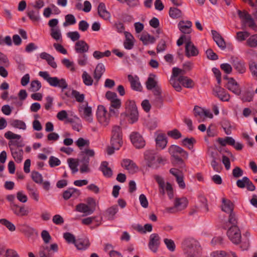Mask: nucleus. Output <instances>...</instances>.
<instances>
[{"label": "nucleus", "mask_w": 257, "mask_h": 257, "mask_svg": "<svg viewBox=\"0 0 257 257\" xmlns=\"http://www.w3.org/2000/svg\"><path fill=\"white\" fill-rule=\"evenodd\" d=\"M144 158L147 165L153 169H158L160 165H164L166 160L160 155L157 154L154 151L148 150L144 153Z\"/></svg>", "instance_id": "1"}, {"label": "nucleus", "mask_w": 257, "mask_h": 257, "mask_svg": "<svg viewBox=\"0 0 257 257\" xmlns=\"http://www.w3.org/2000/svg\"><path fill=\"white\" fill-rule=\"evenodd\" d=\"M185 44V54L187 57L196 56L198 54V50L191 41L190 37L185 35H182L177 41L178 46Z\"/></svg>", "instance_id": "2"}, {"label": "nucleus", "mask_w": 257, "mask_h": 257, "mask_svg": "<svg viewBox=\"0 0 257 257\" xmlns=\"http://www.w3.org/2000/svg\"><path fill=\"white\" fill-rule=\"evenodd\" d=\"M168 152L175 161L183 163L182 158L187 159L188 153L180 147L177 145H171L168 149Z\"/></svg>", "instance_id": "3"}, {"label": "nucleus", "mask_w": 257, "mask_h": 257, "mask_svg": "<svg viewBox=\"0 0 257 257\" xmlns=\"http://www.w3.org/2000/svg\"><path fill=\"white\" fill-rule=\"evenodd\" d=\"M122 136L120 127L114 126L112 130L111 145L116 150H119L122 145Z\"/></svg>", "instance_id": "4"}, {"label": "nucleus", "mask_w": 257, "mask_h": 257, "mask_svg": "<svg viewBox=\"0 0 257 257\" xmlns=\"http://www.w3.org/2000/svg\"><path fill=\"white\" fill-rule=\"evenodd\" d=\"M197 242L193 238L185 239L182 242V247L185 252L187 254V257H195Z\"/></svg>", "instance_id": "5"}, {"label": "nucleus", "mask_w": 257, "mask_h": 257, "mask_svg": "<svg viewBox=\"0 0 257 257\" xmlns=\"http://www.w3.org/2000/svg\"><path fill=\"white\" fill-rule=\"evenodd\" d=\"M226 234L229 239L233 243L238 244L241 242V231L238 226L229 227Z\"/></svg>", "instance_id": "6"}, {"label": "nucleus", "mask_w": 257, "mask_h": 257, "mask_svg": "<svg viewBox=\"0 0 257 257\" xmlns=\"http://www.w3.org/2000/svg\"><path fill=\"white\" fill-rule=\"evenodd\" d=\"M225 79L227 80L226 84V88L235 94L240 95L241 89L238 82L232 77H226Z\"/></svg>", "instance_id": "7"}, {"label": "nucleus", "mask_w": 257, "mask_h": 257, "mask_svg": "<svg viewBox=\"0 0 257 257\" xmlns=\"http://www.w3.org/2000/svg\"><path fill=\"white\" fill-rule=\"evenodd\" d=\"M130 139L133 145L137 149L143 148L146 145L142 136L137 132H133L130 135Z\"/></svg>", "instance_id": "8"}, {"label": "nucleus", "mask_w": 257, "mask_h": 257, "mask_svg": "<svg viewBox=\"0 0 257 257\" xmlns=\"http://www.w3.org/2000/svg\"><path fill=\"white\" fill-rule=\"evenodd\" d=\"M160 237L157 233H153L150 235L148 246L154 252L158 250L160 244Z\"/></svg>", "instance_id": "9"}, {"label": "nucleus", "mask_w": 257, "mask_h": 257, "mask_svg": "<svg viewBox=\"0 0 257 257\" xmlns=\"http://www.w3.org/2000/svg\"><path fill=\"white\" fill-rule=\"evenodd\" d=\"M178 28L184 34H189L192 31V23L189 20H181L178 23Z\"/></svg>", "instance_id": "10"}, {"label": "nucleus", "mask_w": 257, "mask_h": 257, "mask_svg": "<svg viewBox=\"0 0 257 257\" xmlns=\"http://www.w3.org/2000/svg\"><path fill=\"white\" fill-rule=\"evenodd\" d=\"M169 171L171 174L175 177L179 187L182 189H184L186 185L184 181V177L182 172L176 168H171Z\"/></svg>", "instance_id": "11"}, {"label": "nucleus", "mask_w": 257, "mask_h": 257, "mask_svg": "<svg viewBox=\"0 0 257 257\" xmlns=\"http://www.w3.org/2000/svg\"><path fill=\"white\" fill-rule=\"evenodd\" d=\"M238 15L243 23L252 29L254 28L255 24L250 15L245 11L243 12L239 11Z\"/></svg>", "instance_id": "12"}, {"label": "nucleus", "mask_w": 257, "mask_h": 257, "mask_svg": "<svg viewBox=\"0 0 257 257\" xmlns=\"http://www.w3.org/2000/svg\"><path fill=\"white\" fill-rule=\"evenodd\" d=\"M214 94L220 100L224 101H228L230 99V95L224 89L219 86H216L214 89Z\"/></svg>", "instance_id": "13"}, {"label": "nucleus", "mask_w": 257, "mask_h": 257, "mask_svg": "<svg viewBox=\"0 0 257 257\" xmlns=\"http://www.w3.org/2000/svg\"><path fill=\"white\" fill-rule=\"evenodd\" d=\"M144 123L150 130H154L157 126V119L153 113L147 114L144 117Z\"/></svg>", "instance_id": "14"}, {"label": "nucleus", "mask_w": 257, "mask_h": 257, "mask_svg": "<svg viewBox=\"0 0 257 257\" xmlns=\"http://www.w3.org/2000/svg\"><path fill=\"white\" fill-rule=\"evenodd\" d=\"M57 117L60 120H66V122L77 124L80 121L79 117L72 114L68 116V113H57Z\"/></svg>", "instance_id": "15"}, {"label": "nucleus", "mask_w": 257, "mask_h": 257, "mask_svg": "<svg viewBox=\"0 0 257 257\" xmlns=\"http://www.w3.org/2000/svg\"><path fill=\"white\" fill-rule=\"evenodd\" d=\"M121 166L132 174L136 172L138 169L136 164L130 159L123 160L121 163Z\"/></svg>", "instance_id": "16"}, {"label": "nucleus", "mask_w": 257, "mask_h": 257, "mask_svg": "<svg viewBox=\"0 0 257 257\" xmlns=\"http://www.w3.org/2000/svg\"><path fill=\"white\" fill-rule=\"evenodd\" d=\"M125 40L123 42V46L125 49L131 50L133 49L135 40L133 36L130 33L125 32Z\"/></svg>", "instance_id": "17"}, {"label": "nucleus", "mask_w": 257, "mask_h": 257, "mask_svg": "<svg viewBox=\"0 0 257 257\" xmlns=\"http://www.w3.org/2000/svg\"><path fill=\"white\" fill-rule=\"evenodd\" d=\"M12 209L14 213L19 216H27L29 214L28 209L24 206H20L15 204L13 205Z\"/></svg>", "instance_id": "18"}, {"label": "nucleus", "mask_w": 257, "mask_h": 257, "mask_svg": "<svg viewBox=\"0 0 257 257\" xmlns=\"http://www.w3.org/2000/svg\"><path fill=\"white\" fill-rule=\"evenodd\" d=\"M89 48L88 45L83 40H79L75 44V50L77 53H86Z\"/></svg>", "instance_id": "19"}, {"label": "nucleus", "mask_w": 257, "mask_h": 257, "mask_svg": "<svg viewBox=\"0 0 257 257\" xmlns=\"http://www.w3.org/2000/svg\"><path fill=\"white\" fill-rule=\"evenodd\" d=\"M10 150L15 161L18 163H21L23 160V150L18 148L11 147Z\"/></svg>", "instance_id": "20"}, {"label": "nucleus", "mask_w": 257, "mask_h": 257, "mask_svg": "<svg viewBox=\"0 0 257 257\" xmlns=\"http://www.w3.org/2000/svg\"><path fill=\"white\" fill-rule=\"evenodd\" d=\"M39 75L40 76L42 77L44 80L47 81V82L51 86H52L56 85L55 83L59 79V78L56 77H51L48 72L47 71H40L39 72Z\"/></svg>", "instance_id": "21"}, {"label": "nucleus", "mask_w": 257, "mask_h": 257, "mask_svg": "<svg viewBox=\"0 0 257 257\" xmlns=\"http://www.w3.org/2000/svg\"><path fill=\"white\" fill-rule=\"evenodd\" d=\"M155 141L157 147L161 149H164L166 147L168 143L167 138L164 134L158 135Z\"/></svg>", "instance_id": "22"}, {"label": "nucleus", "mask_w": 257, "mask_h": 257, "mask_svg": "<svg viewBox=\"0 0 257 257\" xmlns=\"http://www.w3.org/2000/svg\"><path fill=\"white\" fill-rule=\"evenodd\" d=\"M118 211V208L116 205L108 208L105 211L104 215L109 220H114L115 214Z\"/></svg>", "instance_id": "23"}, {"label": "nucleus", "mask_w": 257, "mask_h": 257, "mask_svg": "<svg viewBox=\"0 0 257 257\" xmlns=\"http://www.w3.org/2000/svg\"><path fill=\"white\" fill-rule=\"evenodd\" d=\"M128 79L131 83V87L133 89L138 91L141 90L142 87L139 81V78L137 76L129 75L128 76Z\"/></svg>", "instance_id": "24"}, {"label": "nucleus", "mask_w": 257, "mask_h": 257, "mask_svg": "<svg viewBox=\"0 0 257 257\" xmlns=\"http://www.w3.org/2000/svg\"><path fill=\"white\" fill-rule=\"evenodd\" d=\"M99 170L102 172L105 177L110 178L112 176V171L110 168L108 167V163L106 161L101 162Z\"/></svg>", "instance_id": "25"}, {"label": "nucleus", "mask_w": 257, "mask_h": 257, "mask_svg": "<svg viewBox=\"0 0 257 257\" xmlns=\"http://www.w3.org/2000/svg\"><path fill=\"white\" fill-rule=\"evenodd\" d=\"M213 38L217 46L221 49H224L226 47L225 43L220 35L215 31H211Z\"/></svg>", "instance_id": "26"}, {"label": "nucleus", "mask_w": 257, "mask_h": 257, "mask_svg": "<svg viewBox=\"0 0 257 257\" xmlns=\"http://www.w3.org/2000/svg\"><path fill=\"white\" fill-rule=\"evenodd\" d=\"M140 39L145 45L153 44L156 42V38L148 33H143L141 35Z\"/></svg>", "instance_id": "27"}, {"label": "nucleus", "mask_w": 257, "mask_h": 257, "mask_svg": "<svg viewBox=\"0 0 257 257\" xmlns=\"http://www.w3.org/2000/svg\"><path fill=\"white\" fill-rule=\"evenodd\" d=\"M74 245L78 249L84 250L89 247L90 243L87 238H78L76 239Z\"/></svg>", "instance_id": "28"}, {"label": "nucleus", "mask_w": 257, "mask_h": 257, "mask_svg": "<svg viewBox=\"0 0 257 257\" xmlns=\"http://www.w3.org/2000/svg\"><path fill=\"white\" fill-rule=\"evenodd\" d=\"M98 13L99 16L102 19L108 20L110 18V14L107 11L105 6L103 3L99 4L98 7Z\"/></svg>", "instance_id": "29"}, {"label": "nucleus", "mask_w": 257, "mask_h": 257, "mask_svg": "<svg viewBox=\"0 0 257 257\" xmlns=\"http://www.w3.org/2000/svg\"><path fill=\"white\" fill-rule=\"evenodd\" d=\"M222 210L226 213H229L233 211L234 205L230 200L224 198L222 199Z\"/></svg>", "instance_id": "30"}, {"label": "nucleus", "mask_w": 257, "mask_h": 257, "mask_svg": "<svg viewBox=\"0 0 257 257\" xmlns=\"http://www.w3.org/2000/svg\"><path fill=\"white\" fill-rule=\"evenodd\" d=\"M238 219L235 213L233 211L229 213L228 221L223 227L225 229L230 226H237Z\"/></svg>", "instance_id": "31"}, {"label": "nucleus", "mask_w": 257, "mask_h": 257, "mask_svg": "<svg viewBox=\"0 0 257 257\" xmlns=\"http://www.w3.org/2000/svg\"><path fill=\"white\" fill-rule=\"evenodd\" d=\"M188 205V200L185 197L176 198L174 201V206L180 210L184 209Z\"/></svg>", "instance_id": "32"}, {"label": "nucleus", "mask_w": 257, "mask_h": 257, "mask_svg": "<svg viewBox=\"0 0 257 257\" xmlns=\"http://www.w3.org/2000/svg\"><path fill=\"white\" fill-rule=\"evenodd\" d=\"M76 211L86 213V215L91 214L94 211V209H92L87 205L84 203H80L76 206Z\"/></svg>", "instance_id": "33"}, {"label": "nucleus", "mask_w": 257, "mask_h": 257, "mask_svg": "<svg viewBox=\"0 0 257 257\" xmlns=\"http://www.w3.org/2000/svg\"><path fill=\"white\" fill-rule=\"evenodd\" d=\"M179 81L182 85L186 88H191L194 86L193 81L188 77L184 76H180Z\"/></svg>", "instance_id": "34"}, {"label": "nucleus", "mask_w": 257, "mask_h": 257, "mask_svg": "<svg viewBox=\"0 0 257 257\" xmlns=\"http://www.w3.org/2000/svg\"><path fill=\"white\" fill-rule=\"evenodd\" d=\"M121 117L130 124L137 122L139 118V113H121Z\"/></svg>", "instance_id": "35"}, {"label": "nucleus", "mask_w": 257, "mask_h": 257, "mask_svg": "<svg viewBox=\"0 0 257 257\" xmlns=\"http://www.w3.org/2000/svg\"><path fill=\"white\" fill-rule=\"evenodd\" d=\"M233 65L235 70L239 74H243L246 71V67L245 64L238 60L237 59L234 60L233 61Z\"/></svg>", "instance_id": "36"}, {"label": "nucleus", "mask_w": 257, "mask_h": 257, "mask_svg": "<svg viewBox=\"0 0 257 257\" xmlns=\"http://www.w3.org/2000/svg\"><path fill=\"white\" fill-rule=\"evenodd\" d=\"M169 15L173 19H178L182 18L183 13L178 8L171 7L169 11Z\"/></svg>", "instance_id": "37"}, {"label": "nucleus", "mask_w": 257, "mask_h": 257, "mask_svg": "<svg viewBox=\"0 0 257 257\" xmlns=\"http://www.w3.org/2000/svg\"><path fill=\"white\" fill-rule=\"evenodd\" d=\"M96 117L100 123L106 125L109 121L110 113H96Z\"/></svg>", "instance_id": "38"}, {"label": "nucleus", "mask_w": 257, "mask_h": 257, "mask_svg": "<svg viewBox=\"0 0 257 257\" xmlns=\"http://www.w3.org/2000/svg\"><path fill=\"white\" fill-rule=\"evenodd\" d=\"M40 57L43 59L46 60L48 63L53 68L57 67V64L54 61V57L50 54L45 52H43L40 54Z\"/></svg>", "instance_id": "39"}, {"label": "nucleus", "mask_w": 257, "mask_h": 257, "mask_svg": "<svg viewBox=\"0 0 257 257\" xmlns=\"http://www.w3.org/2000/svg\"><path fill=\"white\" fill-rule=\"evenodd\" d=\"M196 142V140L193 137L190 138H186L182 140L181 145L187 148L189 150H192L193 149L194 145Z\"/></svg>", "instance_id": "40"}, {"label": "nucleus", "mask_w": 257, "mask_h": 257, "mask_svg": "<svg viewBox=\"0 0 257 257\" xmlns=\"http://www.w3.org/2000/svg\"><path fill=\"white\" fill-rule=\"evenodd\" d=\"M10 125L16 128L23 130L26 129V125L24 121L19 119H12L10 121Z\"/></svg>", "instance_id": "41"}, {"label": "nucleus", "mask_w": 257, "mask_h": 257, "mask_svg": "<svg viewBox=\"0 0 257 257\" xmlns=\"http://www.w3.org/2000/svg\"><path fill=\"white\" fill-rule=\"evenodd\" d=\"M217 142L222 146H231L234 145V140L232 137H226L225 138H218Z\"/></svg>", "instance_id": "42"}, {"label": "nucleus", "mask_w": 257, "mask_h": 257, "mask_svg": "<svg viewBox=\"0 0 257 257\" xmlns=\"http://www.w3.org/2000/svg\"><path fill=\"white\" fill-rule=\"evenodd\" d=\"M105 71V67L103 64L99 63L97 64L94 72V77L98 80Z\"/></svg>", "instance_id": "43"}, {"label": "nucleus", "mask_w": 257, "mask_h": 257, "mask_svg": "<svg viewBox=\"0 0 257 257\" xmlns=\"http://www.w3.org/2000/svg\"><path fill=\"white\" fill-rule=\"evenodd\" d=\"M213 113H195V117L198 122L205 121L207 118H212Z\"/></svg>", "instance_id": "44"}, {"label": "nucleus", "mask_w": 257, "mask_h": 257, "mask_svg": "<svg viewBox=\"0 0 257 257\" xmlns=\"http://www.w3.org/2000/svg\"><path fill=\"white\" fill-rule=\"evenodd\" d=\"M156 75L154 74H150L146 82V87L148 89H152L154 88L156 84L157 81L155 79Z\"/></svg>", "instance_id": "45"}, {"label": "nucleus", "mask_w": 257, "mask_h": 257, "mask_svg": "<svg viewBox=\"0 0 257 257\" xmlns=\"http://www.w3.org/2000/svg\"><path fill=\"white\" fill-rule=\"evenodd\" d=\"M82 78L83 83L87 86H91L93 84V80L92 77L85 71L83 72Z\"/></svg>", "instance_id": "46"}, {"label": "nucleus", "mask_w": 257, "mask_h": 257, "mask_svg": "<svg viewBox=\"0 0 257 257\" xmlns=\"http://www.w3.org/2000/svg\"><path fill=\"white\" fill-rule=\"evenodd\" d=\"M126 110L131 112H136L138 111V108L135 101L128 100L125 103Z\"/></svg>", "instance_id": "47"}, {"label": "nucleus", "mask_w": 257, "mask_h": 257, "mask_svg": "<svg viewBox=\"0 0 257 257\" xmlns=\"http://www.w3.org/2000/svg\"><path fill=\"white\" fill-rule=\"evenodd\" d=\"M0 223L6 226L11 232L14 231L16 230L15 225L12 222L5 218L1 219Z\"/></svg>", "instance_id": "48"}, {"label": "nucleus", "mask_w": 257, "mask_h": 257, "mask_svg": "<svg viewBox=\"0 0 257 257\" xmlns=\"http://www.w3.org/2000/svg\"><path fill=\"white\" fill-rule=\"evenodd\" d=\"M170 82L176 91H180L182 90V87L180 84V82L179 81V77L177 78L176 77L172 76Z\"/></svg>", "instance_id": "49"}, {"label": "nucleus", "mask_w": 257, "mask_h": 257, "mask_svg": "<svg viewBox=\"0 0 257 257\" xmlns=\"http://www.w3.org/2000/svg\"><path fill=\"white\" fill-rule=\"evenodd\" d=\"M62 62L63 64L71 72L76 71V67L74 63L68 59H64Z\"/></svg>", "instance_id": "50"}, {"label": "nucleus", "mask_w": 257, "mask_h": 257, "mask_svg": "<svg viewBox=\"0 0 257 257\" xmlns=\"http://www.w3.org/2000/svg\"><path fill=\"white\" fill-rule=\"evenodd\" d=\"M51 36L56 41H61L62 36L60 30L58 28H52L51 29Z\"/></svg>", "instance_id": "51"}, {"label": "nucleus", "mask_w": 257, "mask_h": 257, "mask_svg": "<svg viewBox=\"0 0 257 257\" xmlns=\"http://www.w3.org/2000/svg\"><path fill=\"white\" fill-rule=\"evenodd\" d=\"M121 100L120 99H116L115 101L110 102L109 110L111 112H114L118 111L121 106Z\"/></svg>", "instance_id": "52"}, {"label": "nucleus", "mask_w": 257, "mask_h": 257, "mask_svg": "<svg viewBox=\"0 0 257 257\" xmlns=\"http://www.w3.org/2000/svg\"><path fill=\"white\" fill-rule=\"evenodd\" d=\"M18 229L20 231L28 234H32L34 231V229L32 227L29 226L26 224H19Z\"/></svg>", "instance_id": "53"}, {"label": "nucleus", "mask_w": 257, "mask_h": 257, "mask_svg": "<svg viewBox=\"0 0 257 257\" xmlns=\"http://www.w3.org/2000/svg\"><path fill=\"white\" fill-rule=\"evenodd\" d=\"M65 21L63 23L64 27H67L69 25H74L76 23V21L75 17L71 14L67 15L65 17Z\"/></svg>", "instance_id": "54"}, {"label": "nucleus", "mask_w": 257, "mask_h": 257, "mask_svg": "<svg viewBox=\"0 0 257 257\" xmlns=\"http://www.w3.org/2000/svg\"><path fill=\"white\" fill-rule=\"evenodd\" d=\"M82 161L84 162L80 168V172L81 173L89 172L90 169L88 167L89 159L86 157H83Z\"/></svg>", "instance_id": "55"}, {"label": "nucleus", "mask_w": 257, "mask_h": 257, "mask_svg": "<svg viewBox=\"0 0 257 257\" xmlns=\"http://www.w3.org/2000/svg\"><path fill=\"white\" fill-rule=\"evenodd\" d=\"M246 45L251 48L257 47V34L251 36L246 41Z\"/></svg>", "instance_id": "56"}, {"label": "nucleus", "mask_w": 257, "mask_h": 257, "mask_svg": "<svg viewBox=\"0 0 257 257\" xmlns=\"http://www.w3.org/2000/svg\"><path fill=\"white\" fill-rule=\"evenodd\" d=\"M167 135L174 140H178L182 137L180 132L176 128L167 132Z\"/></svg>", "instance_id": "57"}, {"label": "nucleus", "mask_w": 257, "mask_h": 257, "mask_svg": "<svg viewBox=\"0 0 257 257\" xmlns=\"http://www.w3.org/2000/svg\"><path fill=\"white\" fill-rule=\"evenodd\" d=\"M28 16L33 22L39 21L40 19L39 12L38 10H30L28 13Z\"/></svg>", "instance_id": "58"}, {"label": "nucleus", "mask_w": 257, "mask_h": 257, "mask_svg": "<svg viewBox=\"0 0 257 257\" xmlns=\"http://www.w3.org/2000/svg\"><path fill=\"white\" fill-rule=\"evenodd\" d=\"M32 180L37 184H42L43 182V177L42 175L37 171H33L31 174Z\"/></svg>", "instance_id": "59"}, {"label": "nucleus", "mask_w": 257, "mask_h": 257, "mask_svg": "<svg viewBox=\"0 0 257 257\" xmlns=\"http://www.w3.org/2000/svg\"><path fill=\"white\" fill-rule=\"evenodd\" d=\"M41 88V83L37 80H33L31 82L30 90L33 92H37Z\"/></svg>", "instance_id": "60"}, {"label": "nucleus", "mask_w": 257, "mask_h": 257, "mask_svg": "<svg viewBox=\"0 0 257 257\" xmlns=\"http://www.w3.org/2000/svg\"><path fill=\"white\" fill-rule=\"evenodd\" d=\"M68 163L69 165V168L72 170V173H75L78 171V162L76 161L74 159L70 158L68 159Z\"/></svg>", "instance_id": "61"}, {"label": "nucleus", "mask_w": 257, "mask_h": 257, "mask_svg": "<svg viewBox=\"0 0 257 257\" xmlns=\"http://www.w3.org/2000/svg\"><path fill=\"white\" fill-rule=\"evenodd\" d=\"M154 179L159 185L160 189L162 190V194L165 193V182L163 178L159 175H155Z\"/></svg>", "instance_id": "62"}, {"label": "nucleus", "mask_w": 257, "mask_h": 257, "mask_svg": "<svg viewBox=\"0 0 257 257\" xmlns=\"http://www.w3.org/2000/svg\"><path fill=\"white\" fill-rule=\"evenodd\" d=\"M230 254L227 253L225 251L223 250H217L212 252L210 256L211 257H229Z\"/></svg>", "instance_id": "63"}, {"label": "nucleus", "mask_w": 257, "mask_h": 257, "mask_svg": "<svg viewBox=\"0 0 257 257\" xmlns=\"http://www.w3.org/2000/svg\"><path fill=\"white\" fill-rule=\"evenodd\" d=\"M249 69L252 76L257 79V62H251L249 64Z\"/></svg>", "instance_id": "64"}]
</instances>
